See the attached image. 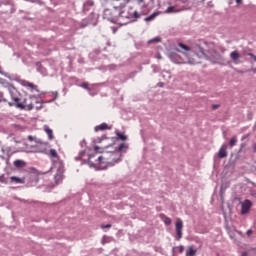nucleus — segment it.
Instances as JSON below:
<instances>
[{"instance_id": "1", "label": "nucleus", "mask_w": 256, "mask_h": 256, "mask_svg": "<svg viewBox=\"0 0 256 256\" xmlns=\"http://www.w3.org/2000/svg\"><path fill=\"white\" fill-rule=\"evenodd\" d=\"M175 51L177 53H182L183 57L179 56L177 53L171 52L169 54V57L171 61L176 63L177 65H197V60L195 58H191L189 55H191V47L183 44L178 43V47L175 48Z\"/></svg>"}, {"instance_id": "2", "label": "nucleus", "mask_w": 256, "mask_h": 256, "mask_svg": "<svg viewBox=\"0 0 256 256\" xmlns=\"http://www.w3.org/2000/svg\"><path fill=\"white\" fill-rule=\"evenodd\" d=\"M33 97L29 96L27 98H19V97H12V101L14 102H8L9 107H16L17 109H27L28 111H31L33 109Z\"/></svg>"}, {"instance_id": "3", "label": "nucleus", "mask_w": 256, "mask_h": 256, "mask_svg": "<svg viewBox=\"0 0 256 256\" xmlns=\"http://www.w3.org/2000/svg\"><path fill=\"white\" fill-rule=\"evenodd\" d=\"M139 17H141V15L131 7L126 8L119 13V21H126L124 22L125 25L131 23V21L135 19H139Z\"/></svg>"}, {"instance_id": "4", "label": "nucleus", "mask_w": 256, "mask_h": 256, "mask_svg": "<svg viewBox=\"0 0 256 256\" xmlns=\"http://www.w3.org/2000/svg\"><path fill=\"white\" fill-rule=\"evenodd\" d=\"M204 48L197 45V50H198V53L201 54V57H206V58H209V57H215V55H217V51H215V44L213 42H207V41H204Z\"/></svg>"}, {"instance_id": "5", "label": "nucleus", "mask_w": 256, "mask_h": 256, "mask_svg": "<svg viewBox=\"0 0 256 256\" xmlns=\"http://www.w3.org/2000/svg\"><path fill=\"white\" fill-rule=\"evenodd\" d=\"M95 158V154H90L88 156V165L90 167H96L98 169H107V164L109 161L105 159L103 156H99L96 160H93Z\"/></svg>"}, {"instance_id": "6", "label": "nucleus", "mask_w": 256, "mask_h": 256, "mask_svg": "<svg viewBox=\"0 0 256 256\" xmlns=\"http://www.w3.org/2000/svg\"><path fill=\"white\" fill-rule=\"evenodd\" d=\"M175 230L177 235V241H180V239H183V220L177 219L175 223Z\"/></svg>"}, {"instance_id": "7", "label": "nucleus", "mask_w": 256, "mask_h": 256, "mask_svg": "<svg viewBox=\"0 0 256 256\" xmlns=\"http://www.w3.org/2000/svg\"><path fill=\"white\" fill-rule=\"evenodd\" d=\"M252 206H253V203L251 202V200H245L244 202H242V204H241L242 215H247V213H249V211H251Z\"/></svg>"}, {"instance_id": "8", "label": "nucleus", "mask_w": 256, "mask_h": 256, "mask_svg": "<svg viewBox=\"0 0 256 256\" xmlns=\"http://www.w3.org/2000/svg\"><path fill=\"white\" fill-rule=\"evenodd\" d=\"M9 183L14 185H23L25 183V178L12 176L9 178Z\"/></svg>"}, {"instance_id": "9", "label": "nucleus", "mask_w": 256, "mask_h": 256, "mask_svg": "<svg viewBox=\"0 0 256 256\" xmlns=\"http://www.w3.org/2000/svg\"><path fill=\"white\" fill-rule=\"evenodd\" d=\"M48 157H50L51 161H53V163H57V161H59L60 157L59 154L57 153V150L55 149H50L49 153H48Z\"/></svg>"}, {"instance_id": "10", "label": "nucleus", "mask_w": 256, "mask_h": 256, "mask_svg": "<svg viewBox=\"0 0 256 256\" xmlns=\"http://www.w3.org/2000/svg\"><path fill=\"white\" fill-rule=\"evenodd\" d=\"M24 87H27L31 91V93H39V89H37V85L31 82H24Z\"/></svg>"}, {"instance_id": "11", "label": "nucleus", "mask_w": 256, "mask_h": 256, "mask_svg": "<svg viewBox=\"0 0 256 256\" xmlns=\"http://www.w3.org/2000/svg\"><path fill=\"white\" fill-rule=\"evenodd\" d=\"M230 59H232V61L237 64V63H239V59H241V54L237 50L232 51L230 53Z\"/></svg>"}, {"instance_id": "12", "label": "nucleus", "mask_w": 256, "mask_h": 256, "mask_svg": "<svg viewBox=\"0 0 256 256\" xmlns=\"http://www.w3.org/2000/svg\"><path fill=\"white\" fill-rule=\"evenodd\" d=\"M218 157L220 159H225V157H227V146L226 145H222L219 152H218Z\"/></svg>"}, {"instance_id": "13", "label": "nucleus", "mask_w": 256, "mask_h": 256, "mask_svg": "<svg viewBox=\"0 0 256 256\" xmlns=\"http://www.w3.org/2000/svg\"><path fill=\"white\" fill-rule=\"evenodd\" d=\"M197 255V250L195 249L194 245L188 246L186 250V256H196Z\"/></svg>"}, {"instance_id": "14", "label": "nucleus", "mask_w": 256, "mask_h": 256, "mask_svg": "<svg viewBox=\"0 0 256 256\" xmlns=\"http://www.w3.org/2000/svg\"><path fill=\"white\" fill-rule=\"evenodd\" d=\"M109 129H111V127H109V125H107V123H102V124L95 127L96 132H98V131H107Z\"/></svg>"}, {"instance_id": "15", "label": "nucleus", "mask_w": 256, "mask_h": 256, "mask_svg": "<svg viewBox=\"0 0 256 256\" xmlns=\"http://www.w3.org/2000/svg\"><path fill=\"white\" fill-rule=\"evenodd\" d=\"M44 131L48 135V139L50 141H53L55 139V136H53V130L51 128H49V126H45Z\"/></svg>"}, {"instance_id": "16", "label": "nucleus", "mask_w": 256, "mask_h": 256, "mask_svg": "<svg viewBox=\"0 0 256 256\" xmlns=\"http://www.w3.org/2000/svg\"><path fill=\"white\" fill-rule=\"evenodd\" d=\"M64 171L65 170L63 169V167L58 168V172L55 175L56 181H62L63 180V172Z\"/></svg>"}, {"instance_id": "17", "label": "nucleus", "mask_w": 256, "mask_h": 256, "mask_svg": "<svg viewBox=\"0 0 256 256\" xmlns=\"http://www.w3.org/2000/svg\"><path fill=\"white\" fill-rule=\"evenodd\" d=\"M158 15H159V12H154L150 16L146 17L144 21H146V23H149V21H153Z\"/></svg>"}, {"instance_id": "18", "label": "nucleus", "mask_w": 256, "mask_h": 256, "mask_svg": "<svg viewBox=\"0 0 256 256\" xmlns=\"http://www.w3.org/2000/svg\"><path fill=\"white\" fill-rule=\"evenodd\" d=\"M165 13H181V10L175 9V6H170L165 10Z\"/></svg>"}, {"instance_id": "19", "label": "nucleus", "mask_w": 256, "mask_h": 256, "mask_svg": "<svg viewBox=\"0 0 256 256\" xmlns=\"http://www.w3.org/2000/svg\"><path fill=\"white\" fill-rule=\"evenodd\" d=\"M0 183H4L5 185H7V183H9V177H6L5 174H2L0 176Z\"/></svg>"}, {"instance_id": "20", "label": "nucleus", "mask_w": 256, "mask_h": 256, "mask_svg": "<svg viewBox=\"0 0 256 256\" xmlns=\"http://www.w3.org/2000/svg\"><path fill=\"white\" fill-rule=\"evenodd\" d=\"M229 145H230V147H235V145H237V136H233L230 139Z\"/></svg>"}, {"instance_id": "21", "label": "nucleus", "mask_w": 256, "mask_h": 256, "mask_svg": "<svg viewBox=\"0 0 256 256\" xmlns=\"http://www.w3.org/2000/svg\"><path fill=\"white\" fill-rule=\"evenodd\" d=\"M110 157H112V161H114V163H117V160H115V157H121V154H119V152H112L110 153Z\"/></svg>"}, {"instance_id": "22", "label": "nucleus", "mask_w": 256, "mask_h": 256, "mask_svg": "<svg viewBox=\"0 0 256 256\" xmlns=\"http://www.w3.org/2000/svg\"><path fill=\"white\" fill-rule=\"evenodd\" d=\"M23 165H25V162H23L22 160L14 161V166L15 167H23Z\"/></svg>"}, {"instance_id": "23", "label": "nucleus", "mask_w": 256, "mask_h": 256, "mask_svg": "<svg viewBox=\"0 0 256 256\" xmlns=\"http://www.w3.org/2000/svg\"><path fill=\"white\" fill-rule=\"evenodd\" d=\"M94 150H95L96 153H103L105 151V148L99 147V146H95Z\"/></svg>"}, {"instance_id": "24", "label": "nucleus", "mask_w": 256, "mask_h": 256, "mask_svg": "<svg viewBox=\"0 0 256 256\" xmlns=\"http://www.w3.org/2000/svg\"><path fill=\"white\" fill-rule=\"evenodd\" d=\"M118 139H121V141H127V136H125L122 133H117Z\"/></svg>"}, {"instance_id": "25", "label": "nucleus", "mask_w": 256, "mask_h": 256, "mask_svg": "<svg viewBox=\"0 0 256 256\" xmlns=\"http://www.w3.org/2000/svg\"><path fill=\"white\" fill-rule=\"evenodd\" d=\"M0 103H7V99L3 95V92H0Z\"/></svg>"}, {"instance_id": "26", "label": "nucleus", "mask_w": 256, "mask_h": 256, "mask_svg": "<svg viewBox=\"0 0 256 256\" xmlns=\"http://www.w3.org/2000/svg\"><path fill=\"white\" fill-rule=\"evenodd\" d=\"M164 223H165V225H171V223H172L171 218H169V217H165V219H164Z\"/></svg>"}, {"instance_id": "27", "label": "nucleus", "mask_w": 256, "mask_h": 256, "mask_svg": "<svg viewBox=\"0 0 256 256\" xmlns=\"http://www.w3.org/2000/svg\"><path fill=\"white\" fill-rule=\"evenodd\" d=\"M112 225L111 224H103L101 225V229H111Z\"/></svg>"}, {"instance_id": "28", "label": "nucleus", "mask_w": 256, "mask_h": 256, "mask_svg": "<svg viewBox=\"0 0 256 256\" xmlns=\"http://www.w3.org/2000/svg\"><path fill=\"white\" fill-rule=\"evenodd\" d=\"M123 149H125V144L122 143V144L119 145L117 151L121 152V151H123Z\"/></svg>"}, {"instance_id": "29", "label": "nucleus", "mask_w": 256, "mask_h": 256, "mask_svg": "<svg viewBox=\"0 0 256 256\" xmlns=\"http://www.w3.org/2000/svg\"><path fill=\"white\" fill-rule=\"evenodd\" d=\"M178 251H179V253H183L185 251V246L184 245H180L178 247Z\"/></svg>"}, {"instance_id": "30", "label": "nucleus", "mask_w": 256, "mask_h": 256, "mask_svg": "<svg viewBox=\"0 0 256 256\" xmlns=\"http://www.w3.org/2000/svg\"><path fill=\"white\" fill-rule=\"evenodd\" d=\"M228 234H229V237L235 241V233H233L232 231H229Z\"/></svg>"}, {"instance_id": "31", "label": "nucleus", "mask_w": 256, "mask_h": 256, "mask_svg": "<svg viewBox=\"0 0 256 256\" xmlns=\"http://www.w3.org/2000/svg\"><path fill=\"white\" fill-rule=\"evenodd\" d=\"M159 41H161V38H155L150 40V43H159Z\"/></svg>"}, {"instance_id": "32", "label": "nucleus", "mask_w": 256, "mask_h": 256, "mask_svg": "<svg viewBox=\"0 0 256 256\" xmlns=\"http://www.w3.org/2000/svg\"><path fill=\"white\" fill-rule=\"evenodd\" d=\"M219 107H221V105L219 104H213L212 105V109L215 111L216 109H219Z\"/></svg>"}, {"instance_id": "33", "label": "nucleus", "mask_w": 256, "mask_h": 256, "mask_svg": "<svg viewBox=\"0 0 256 256\" xmlns=\"http://www.w3.org/2000/svg\"><path fill=\"white\" fill-rule=\"evenodd\" d=\"M83 89H89V83L85 82L82 84Z\"/></svg>"}, {"instance_id": "34", "label": "nucleus", "mask_w": 256, "mask_h": 256, "mask_svg": "<svg viewBox=\"0 0 256 256\" xmlns=\"http://www.w3.org/2000/svg\"><path fill=\"white\" fill-rule=\"evenodd\" d=\"M249 57H252V59H254V61L256 62V56L253 53H248Z\"/></svg>"}, {"instance_id": "35", "label": "nucleus", "mask_w": 256, "mask_h": 256, "mask_svg": "<svg viewBox=\"0 0 256 256\" xmlns=\"http://www.w3.org/2000/svg\"><path fill=\"white\" fill-rule=\"evenodd\" d=\"M246 234L248 235V237H250V235H253V230L251 229L247 230Z\"/></svg>"}, {"instance_id": "36", "label": "nucleus", "mask_w": 256, "mask_h": 256, "mask_svg": "<svg viewBox=\"0 0 256 256\" xmlns=\"http://www.w3.org/2000/svg\"><path fill=\"white\" fill-rule=\"evenodd\" d=\"M28 140L35 141V138L33 136H28Z\"/></svg>"}, {"instance_id": "37", "label": "nucleus", "mask_w": 256, "mask_h": 256, "mask_svg": "<svg viewBox=\"0 0 256 256\" xmlns=\"http://www.w3.org/2000/svg\"><path fill=\"white\" fill-rule=\"evenodd\" d=\"M252 149H253L254 153H256V144L252 145Z\"/></svg>"}, {"instance_id": "38", "label": "nucleus", "mask_w": 256, "mask_h": 256, "mask_svg": "<svg viewBox=\"0 0 256 256\" xmlns=\"http://www.w3.org/2000/svg\"><path fill=\"white\" fill-rule=\"evenodd\" d=\"M242 2L243 0H236L237 5H241Z\"/></svg>"}, {"instance_id": "39", "label": "nucleus", "mask_w": 256, "mask_h": 256, "mask_svg": "<svg viewBox=\"0 0 256 256\" xmlns=\"http://www.w3.org/2000/svg\"><path fill=\"white\" fill-rule=\"evenodd\" d=\"M225 191V188L223 189V186H221L220 193H223Z\"/></svg>"}, {"instance_id": "40", "label": "nucleus", "mask_w": 256, "mask_h": 256, "mask_svg": "<svg viewBox=\"0 0 256 256\" xmlns=\"http://www.w3.org/2000/svg\"><path fill=\"white\" fill-rule=\"evenodd\" d=\"M138 1V3H144L145 2V0H137Z\"/></svg>"}, {"instance_id": "41", "label": "nucleus", "mask_w": 256, "mask_h": 256, "mask_svg": "<svg viewBox=\"0 0 256 256\" xmlns=\"http://www.w3.org/2000/svg\"><path fill=\"white\" fill-rule=\"evenodd\" d=\"M242 256H247V252L242 253Z\"/></svg>"}, {"instance_id": "42", "label": "nucleus", "mask_w": 256, "mask_h": 256, "mask_svg": "<svg viewBox=\"0 0 256 256\" xmlns=\"http://www.w3.org/2000/svg\"><path fill=\"white\" fill-rule=\"evenodd\" d=\"M1 151L4 153V152H5V149L2 148Z\"/></svg>"}, {"instance_id": "43", "label": "nucleus", "mask_w": 256, "mask_h": 256, "mask_svg": "<svg viewBox=\"0 0 256 256\" xmlns=\"http://www.w3.org/2000/svg\"><path fill=\"white\" fill-rule=\"evenodd\" d=\"M237 233H238L239 235H241V231H237Z\"/></svg>"}, {"instance_id": "44", "label": "nucleus", "mask_w": 256, "mask_h": 256, "mask_svg": "<svg viewBox=\"0 0 256 256\" xmlns=\"http://www.w3.org/2000/svg\"><path fill=\"white\" fill-rule=\"evenodd\" d=\"M106 13H109V10H106Z\"/></svg>"}]
</instances>
